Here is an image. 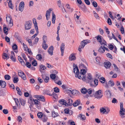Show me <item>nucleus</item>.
<instances>
[{"instance_id": "f257e3e1", "label": "nucleus", "mask_w": 125, "mask_h": 125, "mask_svg": "<svg viewBox=\"0 0 125 125\" xmlns=\"http://www.w3.org/2000/svg\"><path fill=\"white\" fill-rule=\"evenodd\" d=\"M120 116L122 118L125 117V109L123 107V104L121 103H120V110L119 111Z\"/></svg>"}, {"instance_id": "f03ea898", "label": "nucleus", "mask_w": 125, "mask_h": 125, "mask_svg": "<svg viewBox=\"0 0 125 125\" xmlns=\"http://www.w3.org/2000/svg\"><path fill=\"white\" fill-rule=\"evenodd\" d=\"M102 36L100 35H98L95 37L98 42L102 45L105 44H107L106 41L104 39H102Z\"/></svg>"}, {"instance_id": "7ed1b4c3", "label": "nucleus", "mask_w": 125, "mask_h": 125, "mask_svg": "<svg viewBox=\"0 0 125 125\" xmlns=\"http://www.w3.org/2000/svg\"><path fill=\"white\" fill-rule=\"evenodd\" d=\"M103 96L102 91L101 90H98L95 92L94 97L95 98L100 99Z\"/></svg>"}, {"instance_id": "20e7f679", "label": "nucleus", "mask_w": 125, "mask_h": 125, "mask_svg": "<svg viewBox=\"0 0 125 125\" xmlns=\"http://www.w3.org/2000/svg\"><path fill=\"white\" fill-rule=\"evenodd\" d=\"M98 81L97 79H95L94 81L91 80L90 83V86L93 87H95L98 84Z\"/></svg>"}, {"instance_id": "39448f33", "label": "nucleus", "mask_w": 125, "mask_h": 125, "mask_svg": "<svg viewBox=\"0 0 125 125\" xmlns=\"http://www.w3.org/2000/svg\"><path fill=\"white\" fill-rule=\"evenodd\" d=\"M18 74L19 76L21 77L24 80L26 79L25 75L24 73L21 70H19L18 71Z\"/></svg>"}, {"instance_id": "423d86ee", "label": "nucleus", "mask_w": 125, "mask_h": 125, "mask_svg": "<svg viewBox=\"0 0 125 125\" xmlns=\"http://www.w3.org/2000/svg\"><path fill=\"white\" fill-rule=\"evenodd\" d=\"M31 21H27L26 22L25 24V29L28 30L31 28Z\"/></svg>"}, {"instance_id": "0eeeda50", "label": "nucleus", "mask_w": 125, "mask_h": 125, "mask_svg": "<svg viewBox=\"0 0 125 125\" xmlns=\"http://www.w3.org/2000/svg\"><path fill=\"white\" fill-rule=\"evenodd\" d=\"M74 66H75L77 67L76 72L75 73L76 74L75 75V77H76L78 78L79 79H81V78H82V77L81 75H79V70L78 68L77 67V65L75 64H73V66L74 67Z\"/></svg>"}, {"instance_id": "6e6552de", "label": "nucleus", "mask_w": 125, "mask_h": 125, "mask_svg": "<svg viewBox=\"0 0 125 125\" xmlns=\"http://www.w3.org/2000/svg\"><path fill=\"white\" fill-rule=\"evenodd\" d=\"M90 42L91 41L90 40H84L81 42V45L80 46L82 47V48H83L85 45H86L88 43H90Z\"/></svg>"}, {"instance_id": "1a4fd4ad", "label": "nucleus", "mask_w": 125, "mask_h": 125, "mask_svg": "<svg viewBox=\"0 0 125 125\" xmlns=\"http://www.w3.org/2000/svg\"><path fill=\"white\" fill-rule=\"evenodd\" d=\"M34 96H35V97L38 100L43 102L45 101V98L43 96L36 95Z\"/></svg>"}, {"instance_id": "9d476101", "label": "nucleus", "mask_w": 125, "mask_h": 125, "mask_svg": "<svg viewBox=\"0 0 125 125\" xmlns=\"http://www.w3.org/2000/svg\"><path fill=\"white\" fill-rule=\"evenodd\" d=\"M24 2L21 1L19 4V10L21 12H22L24 8Z\"/></svg>"}, {"instance_id": "9b49d317", "label": "nucleus", "mask_w": 125, "mask_h": 125, "mask_svg": "<svg viewBox=\"0 0 125 125\" xmlns=\"http://www.w3.org/2000/svg\"><path fill=\"white\" fill-rule=\"evenodd\" d=\"M6 21L7 23L10 24H11V26L13 25V20L10 17V16H7L6 17Z\"/></svg>"}, {"instance_id": "f8f14e48", "label": "nucleus", "mask_w": 125, "mask_h": 125, "mask_svg": "<svg viewBox=\"0 0 125 125\" xmlns=\"http://www.w3.org/2000/svg\"><path fill=\"white\" fill-rule=\"evenodd\" d=\"M52 10V9L50 8L48 10H47L46 11V19L47 20H48L50 18V14Z\"/></svg>"}, {"instance_id": "ddd939ff", "label": "nucleus", "mask_w": 125, "mask_h": 125, "mask_svg": "<svg viewBox=\"0 0 125 125\" xmlns=\"http://www.w3.org/2000/svg\"><path fill=\"white\" fill-rule=\"evenodd\" d=\"M64 46L65 45L64 43H62L60 47L61 50V55L62 56H63V55L65 48Z\"/></svg>"}, {"instance_id": "4468645a", "label": "nucleus", "mask_w": 125, "mask_h": 125, "mask_svg": "<svg viewBox=\"0 0 125 125\" xmlns=\"http://www.w3.org/2000/svg\"><path fill=\"white\" fill-rule=\"evenodd\" d=\"M104 67L106 69H108L110 68L111 65V63L109 62H104Z\"/></svg>"}, {"instance_id": "2eb2a0df", "label": "nucleus", "mask_w": 125, "mask_h": 125, "mask_svg": "<svg viewBox=\"0 0 125 125\" xmlns=\"http://www.w3.org/2000/svg\"><path fill=\"white\" fill-rule=\"evenodd\" d=\"M54 48L52 46H51L50 47L48 51V52L51 55H52L53 54V50Z\"/></svg>"}, {"instance_id": "dca6fc26", "label": "nucleus", "mask_w": 125, "mask_h": 125, "mask_svg": "<svg viewBox=\"0 0 125 125\" xmlns=\"http://www.w3.org/2000/svg\"><path fill=\"white\" fill-rule=\"evenodd\" d=\"M76 57L73 53L71 54L69 56V59L70 61L75 60L76 59Z\"/></svg>"}, {"instance_id": "f3484780", "label": "nucleus", "mask_w": 125, "mask_h": 125, "mask_svg": "<svg viewBox=\"0 0 125 125\" xmlns=\"http://www.w3.org/2000/svg\"><path fill=\"white\" fill-rule=\"evenodd\" d=\"M18 58L19 61L21 63V65L23 66H25V63L21 58L20 56H18Z\"/></svg>"}, {"instance_id": "a211bd4d", "label": "nucleus", "mask_w": 125, "mask_h": 125, "mask_svg": "<svg viewBox=\"0 0 125 125\" xmlns=\"http://www.w3.org/2000/svg\"><path fill=\"white\" fill-rule=\"evenodd\" d=\"M6 82L2 80H0V86L2 88H4L6 86Z\"/></svg>"}, {"instance_id": "6ab92c4d", "label": "nucleus", "mask_w": 125, "mask_h": 125, "mask_svg": "<svg viewBox=\"0 0 125 125\" xmlns=\"http://www.w3.org/2000/svg\"><path fill=\"white\" fill-rule=\"evenodd\" d=\"M72 94L73 95H79L80 93L78 91L74 89L72 91Z\"/></svg>"}, {"instance_id": "aec40b11", "label": "nucleus", "mask_w": 125, "mask_h": 125, "mask_svg": "<svg viewBox=\"0 0 125 125\" xmlns=\"http://www.w3.org/2000/svg\"><path fill=\"white\" fill-rule=\"evenodd\" d=\"M80 103V101L79 99H78L75 101L74 102L73 104V106L76 107Z\"/></svg>"}, {"instance_id": "412c9836", "label": "nucleus", "mask_w": 125, "mask_h": 125, "mask_svg": "<svg viewBox=\"0 0 125 125\" xmlns=\"http://www.w3.org/2000/svg\"><path fill=\"white\" fill-rule=\"evenodd\" d=\"M33 23L35 30H38V27L37 26V23L36 22V20L35 18H33L32 20Z\"/></svg>"}, {"instance_id": "4be33fe9", "label": "nucleus", "mask_w": 125, "mask_h": 125, "mask_svg": "<svg viewBox=\"0 0 125 125\" xmlns=\"http://www.w3.org/2000/svg\"><path fill=\"white\" fill-rule=\"evenodd\" d=\"M39 66L40 67L39 71L41 72H43V70H44L46 69V67L43 65L42 64Z\"/></svg>"}, {"instance_id": "5701e85b", "label": "nucleus", "mask_w": 125, "mask_h": 125, "mask_svg": "<svg viewBox=\"0 0 125 125\" xmlns=\"http://www.w3.org/2000/svg\"><path fill=\"white\" fill-rule=\"evenodd\" d=\"M59 102L61 104L66 106V103L65 100L63 99H61L59 100Z\"/></svg>"}, {"instance_id": "b1692460", "label": "nucleus", "mask_w": 125, "mask_h": 125, "mask_svg": "<svg viewBox=\"0 0 125 125\" xmlns=\"http://www.w3.org/2000/svg\"><path fill=\"white\" fill-rule=\"evenodd\" d=\"M52 116L53 117H55L58 116L59 114L57 113L56 112L54 111H53L52 112Z\"/></svg>"}, {"instance_id": "393cba45", "label": "nucleus", "mask_w": 125, "mask_h": 125, "mask_svg": "<svg viewBox=\"0 0 125 125\" xmlns=\"http://www.w3.org/2000/svg\"><path fill=\"white\" fill-rule=\"evenodd\" d=\"M52 22L54 24L55 23V15L53 11L52 12Z\"/></svg>"}, {"instance_id": "a878e982", "label": "nucleus", "mask_w": 125, "mask_h": 125, "mask_svg": "<svg viewBox=\"0 0 125 125\" xmlns=\"http://www.w3.org/2000/svg\"><path fill=\"white\" fill-rule=\"evenodd\" d=\"M98 51L99 52L102 53H104V52L105 50L103 48V46L102 45L101 46L99 47L98 50Z\"/></svg>"}, {"instance_id": "bb28decb", "label": "nucleus", "mask_w": 125, "mask_h": 125, "mask_svg": "<svg viewBox=\"0 0 125 125\" xmlns=\"http://www.w3.org/2000/svg\"><path fill=\"white\" fill-rule=\"evenodd\" d=\"M48 119V118L46 115H43L42 117V121L44 122H46Z\"/></svg>"}, {"instance_id": "cd10ccee", "label": "nucleus", "mask_w": 125, "mask_h": 125, "mask_svg": "<svg viewBox=\"0 0 125 125\" xmlns=\"http://www.w3.org/2000/svg\"><path fill=\"white\" fill-rule=\"evenodd\" d=\"M105 93L106 94L107 97L108 98H110L111 95V92L109 90L106 91L105 92Z\"/></svg>"}, {"instance_id": "c85d7f7f", "label": "nucleus", "mask_w": 125, "mask_h": 125, "mask_svg": "<svg viewBox=\"0 0 125 125\" xmlns=\"http://www.w3.org/2000/svg\"><path fill=\"white\" fill-rule=\"evenodd\" d=\"M11 0H9V1L8 2L9 6L10 9H13V5L12 4V2Z\"/></svg>"}, {"instance_id": "c756f323", "label": "nucleus", "mask_w": 125, "mask_h": 125, "mask_svg": "<svg viewBox=\"0 0 125 125\" xmlns=\"http://www.w3.org/2000/svg\"><path fill=\"white\" fill-rule=\"evenodd\" d=\"M42 46L43 48L45 50H46L48 47V46L46 44V42H43L42 44Z\"/></svg>"}, {"instance_id": "7c9ffc66", "label": "nucleus", "mask_w": 125, "mask_h": 125, "mask_svg": "<svg viewBox=\"0 0 125 125\" xmlns=\"http://www.w3.org/2000/svg\"><path fill=\"white\" fill-rule=\"evenodd\" d=\"M68 104L66 103V105H71L72 104L73 100L71 99H69L67 101Z\"/></svg>"}, {"instance_id": "2f4dec72", "label": "nucleus", "mask_w": 125, "mask_h": 125, "mask_svg": "<svg viewBox=\"0 0 125 125\" xmlns=\"http://www.w3.org/2000/svg\"><path fill=\"white\" fill-rule=\"evenodd\" d=\"M87 70H86L85 69H82L80 70L81 74L83 75H85L86 72V71Z\"/></svg>"}, {"instance_id": "473e14b6", "label": "nucleus", "mask_w": 125, "mask_h": 125, "mask_svg": "<svg viewBox=\"0 0 125 125\" xmlns=\"http://www.w3.org/2000/svg\"><path fill=\"white\" fill-rule=\"evenodd\" d=\"M100 112L101 113L104 114L106 112L105 107L101 108L100 110Z\"/></svg>"}, {"instance_id": "72a5a7b5", "label": "nucleus", "mask_w": 125, "mask_h": 125, "mask_svg": "<svg viewBox=\"0 0 125 125\" xmlns=\"http://www.w3.org/2000/svg\"><path fill=\"white\" fill-rule=\"evenodd\" d=\"M16 90L18 92V94L19 95H22V92L20 90L18 86H16Z\"/></svg>"}, {"instance_id": "f704fd0d", "label": "nucleus", "mask_w": 125, "mask_h": 125, "mask_svg": "<svg viewBox=\"0 0 125 125\" xmlns=\"http://www.w3.org/2000/svg\"><path fill=\"white\" fill-rule=\"evenodd\" d=\"M82 93L83 94H85L87 92V90L86 88H83L81 90Z\"/></svg>"}, {"instance_id": "c9c22d12", "label": "nucleus", "mask_w": 125, "mask_h": 125, "mask_svg": "<svg viewBox=\"0 0 125 125\" xmlns=\"http://www.w3.org/2000/svg\"><path fill=\"white\" fill-rule=\"evenodd\" d=\"M36 58L39 60H41L42 59V57L41 54H38L36 56Z\"/></svg>"}, {"instance_id": "e433bc0d", "label": "nucleus", "mask_w": 125, "mask_h": 125, "mask_svg": "<svg viewBox=\"0 0 125 125\" xmlns=\"http://www.w3.org/2000/svg\"><path fill=\"white\" fill-rule=\"evenodd\" d=\"M109 85L111 86H113L114 85V83L113 81L111 80H110L108 82Z\"/></svg>"}, {"instance_id": "4c0bfd02", "label": "nucleus", "mask_w": 125, "mask_h": 125, "mask_svg": "<svg viewBox=\"0 0 125 125\" xmlns=\"http://www.w3.org/2000/svg\"><path fill=\"white\" fill-rule=\"evenodd\" d=\"M50 78L52 80H54L56 78V76L54 74H52L50 75Z\"/></svg>"}, {"instance_id": "58836bf2", "label": "nucleus", "mask_w": 125, "mask_h": 125, "mask_svg": "<svg viewBox=\"0 0 125 125\" xmlns=\"http://www.w3.org/2000/svg\"><path fill=\"white\" fill-rule=\"evenodd\" d=\"M44 79V81L45 83H47L48 82V80L49 79V77L47 76H46L45 78H43V77H42Z\"/></svg>"}, {"instance_id": "ea45409f", "label": "nucleus", "mask_w": 125, "mask_h": 125, "mask_svg": "<svg viewBox=\"0 0 125 125\" xmlns=\"http://www.w3.org/2000/svg\"><path fill=\"white\" fill-rule=\"evenodd\" d=\"M51 95L52 96L53 98L55 99H56L58 97L57 95L54 92Z\"/></svg>"}, {"instance_id": "a19ab883", "label": "nucleus", "mask_w": 125, "mask_h": 125, "mask_svg": "<svg viewBox=\"0 0 125 125\" xmlns=\"http://www.w3.org/2000/svg\"><path fill=\"white\" fill-rule=\"evenodd\" d=\"M10 59L12 61L14 62L16 61V59L15 57V55L14 56L13 55H11L10 56Z\"/></svg>"}, {"instance_id": "79ce46f5", "label": "nucleus", "mask_w": 125, "mask_h": 125, "mask_svg": "<svg viewBox=\"0 0 125 125\" xmlns=\"http://www.w3.org/2000/svg\"><path fill=\"white\" fill-rule=\"evenodd\" d=\"M33 101L35 104H39L40 103L39 101H38V100L33 99Z\"/></svg>"}, {"instance_id": "37998d69", "label": "nucleus", "mask_w": 125, "mask_h": 125, "mask_svg": "<svg viewBox=\"0 0 125 125\" xmlns=\"http://www.w3.org/2000/svg\"><path fill=\"white\" fill-rule=\"evenodd\" d=\"M2 57L4 59H6L7 57L8 59L9 58V57H8V56L7 54L5 53H3L2 55Z\"/></svg>"}, {"instance_id": "c03bdc74", "label": "nucleus", "mask_w": 125, "mask_h": 125, "mask_svg": "<svg viewBox=\"0 0 125 125\" xmlns=\"http://www.w3.org/2000/svg\"><path fill=\"white\" fill-rule=\"evenodd\" d=\"M113 65L114 67L115 70L116 71H120L119 69L117 67L115 63L113 64Z\"/></svg>"}, {"instance_id": "a18cd8bd", "label": "nucleus", "mask_w": 125, "mask_h": 125, "mask_svg": "<svg viewBox=\"0 0 125 125\" xmlns=\"http://www.w3.org/2000/svg\"><path fill=\"white\" fill-rule=\"evenodd\" d=\"M13 99L14 100L16 105L18 106L20 104L18 99L17 98H14Z\"/></svg>"}, {"instance_id": "49530a36", "label": "nucleus", "mask_w": 125, "mask_h": 125, "mask_svg": "<svg viewBox=\"0 0 125 125\" xmlns=\"http://www.w3.org/2000/svg\"><path fill=\"white\" fill-rule=\"evenodd\" d=\"M105 78L104 77H102L100 79V82L102 83H104L105 82Z\"/></svg>"}, {"instance_id": "de8ad7c7", "label": "nucleus", "mask_w": 125, "mask_h": 125, "mask_svg": "<svg viewBox=\"0 0 125 125\" xmlns=\"http://www.w3.org/2000/svg\"><path fill=\"white\" fill-rule=\"evenodd\" d=\"M10 78V76L8 75H6L4 76L5 79L6 80H9Z\"/></svg>"}, {"instance_id": "09e8293b", "label": "nucleus", "mask_w": 125, "mask_h": 125, "mask_svg": "<svg viewBox=\"0 0 125 125\" xmlns=\"http://www.w3.org/2000/svg\"><path fill=\"white\" fill-rule=\"evenodd\" d=\"M54 91L56 93H58L59 92V89L57 87H55L54 88Z\"/></svg>"}, {"instance_id": "8fccbe9b", "label": "nucleus", "mask_w": 125, "mask_h": 125, "mask_svg": "<svg viewBox=\"0 0 125 125\" xmlns=\"http://www.w3.org/2000/svg\"><path fill=\"white\" fill-rule=\"evenodd\" d=\"M43 115L41 112H39L37 114V116L39 118H41L42 117Z\"/></svg>"}, {"instance_id": "3c124183", "label": "nucleus", "mask_w": 125, "mask_h": 125, "mask_svg": "<svg viewBox=\"0 0 125 125\" xmlns=\"http://www.w3.org/2000/svg\"><path fill=\"white\" fill-rule=\"evenodd\" d=\"M87 78L90 80H92L93 78L92 77L91 74L90 73H89L87 76Z\"/></svg>"}, {"instance_id": "603ef678", "label": "nucleus", "mask_w": 125, "mask_h": 125, "mask_svg": "<svg viewBox=\"0 0 125 125\" xmlns=\"http://www.w3.org/2000/svg\"><path fill=\"white\" fill-rule=\"evenodd\" d=\"M37 64V62L35 60H34L32 62V64L34 66H36Z\"/></svg>"}, {"instance_id": "864d4df0", "label": "nucleus", "mask_w": 125, "mask_h": 125, "mask_svg": "<svg viewBox=\"0 0 125 125\" xmlns=\"http://www.w3.org/2000/svg\"><path fill=\"white\" fill-rule=\"evenodd\" d=\"M19 81V79L18 77H15L13 79V82L14 83H17Z\"/></svg>"}, {"instance_id": "5fc2aeb1", "label": "nucleus", "mask_w": 125, "mask_h": 125, "mask_svg": "<svg viewBox=\"0 0 125 125\" xmlns=\"http://www.w3.org/2000/svg\"><path fill=\"white\" fill-rule=\"evenodd\" d=\"M26 66L29 68H30L31 67V65L30 62H26Z\"/></svg>"}, {"instance_id": "6e6d98bb", "label": "nucleus", "mask_w": 125, "mask_h": 125, "mask_svg": "<svg viewBox=\"0 0 125 125\" xmlns=\"http://www.w3.org/2000/svg\"><path fill=\"white\" fill-rule=\"evenodd\" d=\"M47 40V37L46 36L44 35L43 37V42H46V41Z\"/></svg>"}, {"instance_id": "4d7b16f0", "label": "nucleus", "mask_w": 125, "mask_h": 125, "mask_svg": "<svg viewBox=\"0 0 125 125\" xmlns=\"http://www.w3.org/2000/svg\"><path fill=\"white\" fill-rule=\"evenodd\" d=\"M37 30H36V33L32 37V39H33L34 38L38 35V29L37 30Z\"/></svg>"}, {"instance_id": "13d9d810", "label": "nucleus", "mask_w": 125, "mask_h": 125, "mask_svg": "<svg viewBox=\"0 0 125 125\" xmlns=\"http://www.w3.org/2000/svg\"><path fill=\"white\" fill-rule=\"evenodd\" d=\"M107 44H105L103 45H102V46H103V48L105 49L106 51H109V50L108 48H107Z\"/></svg>"}, {"instance_id": "bf43d9fd", "label": "nucleus", "mask_w": 125, "mask_h": 125, "mask_svg": "<svg viewBox=\"0 0 125 125\" xmlns=\"http://www.w3.org/2000/svg\"><path fill=\"white\" fill-rule=\"evenodd\" d=\"M79 67L81 66L83 67V68L85 69L86 70H87V69L86 67L85 66V65L83 64H81L80 65H79Z\"/></svg>"}, {"instance_id": "052dcab7", "label": "nucleus", "mask_w": 125, "mask_h": 125, "mask_svg": "<svg viewBox=\"0 0 125 125\" xmlns=\"http://www.w3.org/2000/svg\"><path fill=\"white\" fill-rule=\"evenodd\" d=\"M54 82L56 84H57L59 85H61L62 84L61 81H56V80H55Z\"/></svg>"}, {"instance_id": "680f3d73", "label": "nucleus", "mask_w": 125, "mask_h": 125, "mask_svg": "<svg viewBox=\"0 0 125 125\" xmlns=\"http://www.w3.org/2000/svg\"><path fill=\"white\" fill-rule=\"evenodd\" d=\"M17 46L16 44H14L12 46V48L13 50H16L17 49Z\"/></svg>"}, {"instance_id": "e2e57ef3", "label": "nucleus", "mask_w": 125, "mask_h": 125, "mask_svg": "<svg viewBox=\"0 0 125 125\" xmlns=\"http://www.w3.org/2000/svg\"><path fill=\"white\" fill-rule=\"evenodd\" d=\"M93 5L95 7H96L97 6V4L96 2L95 1L93 2L92 3Z\"/></svg>"}, {"instance_id": "0e129e2a", "label": "nucleus", "mask_w": 125, "mask_h": 125, "mask_svg": "<svg viewBox=\"0 0 125 125\" xmlns=\"http://www.w3.org/2000/svg\"><path fill=\"white\" fill-rule=\"evenodd\" d=\"M107 22L108 24L110 25L112 24L110 18H109L107 19Z\"/></svg>"}, {"instance_id": "69168bd1", "label": "nucleus", "mask_w": 125, "mask_h": 125, "mask_svg": "<svg viewBox=\"0 0 125 125\" xmlns=\"http://www.w3.org/2000/svg\"><path fill=\"white\" fill-rule=\"evenodd\" d=\"M21 55L23 58L24 60H25V61L26 62H27V58L26 57V55L24 53H22V54Z\"/></svg>"}, {"instance_id": "338daca9", "label": "nucleus", "mask_w": 125, "mask_h": 125, "mask_svg": "<svg viewBox=\"0 0 125 125\" xmlns=\"http://www.w3.org/2000/svg\"><path fill=\"white\" fill-rule=\"evenodd\" d=\"M106 56L108 58H110L111 59H113V57L112 55L109 53H108L106 54Z\"/></svg>"}, {"instance_id": "774afa93", "label": "nucleus", "mask_w": 125, "mask_h": 125, "mask_svg": "<svg viewBox=\"0 0 125 125\" xmlns=\"http://www.w3.org/2000/svg\"><path fill=\"white\" fill-rule=\"evenodd\" d=\"M22 117L20 116H18L17 118V120L19 122H22Z\"/></svg>"}]
</instances>
